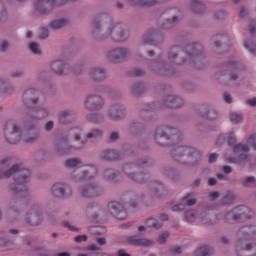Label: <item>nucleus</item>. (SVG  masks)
Masks as SVG:
<instances>
[{
	"label": "nucleus",
	"instance_id": "nucleus-23",
	"mask_svg": "<svg viewBox=\"0 0 256 256\" xmlns=\"http://www.w3.org/2000/svg\"><path fill=\"white\" fill-rule=\"evenodd\" d=\"M88 77L93 83H103L107 79V69L101 66H93L88 69Z\"/></svg>",
	"mask_w": 256,
	"mask_h": 256
},
{
	"label": "nucleus",
	"instance_id": "nucleus-37",
	"mask_svg": "<svg viewBox=\"0 0 256 256\" xmlns=\"http://www.w3.org/2000/svg\"><path fill=\"white\" fill-rule=\"evenodd\" d=\"M103 135L104 132L101 128H94L86 133L84 141H87V139L90 141H101Z\"/></svg>",
	"mask_w": 256,
	"mask_h": 256
},
{
	"label": "nucleus",
	"instance_id": "nucleus-30",
	"mask_svg": "<svg viewBox=\"0 0 256 256\" xmlns=\"http://www.w3.org/2000/svg\"><path fill=\"white\" fill-rule=\"evenodd\" d=\"M125 243L134 247H151L153 245V241L147 238H141L139 235L126 237Z\"/></svg>",
	"mask_w": 256,
	"mask_h": 256
},
{
	"label": "nucleus",
	"instance_id": "nucleus-52",
	"mask_svg": "<svg viewBox=\"0 0 256 256\" xmlns=\"http://www.w3.org/2000/svg\"><path fill=\"white\" fill-rule=\"evenodd\" d=\"M72 179H74V181H87V177L85 176V170L82 171H77L74 170L71 174Z\"/></svg>",
	"mask_w": 256,
	"mask_h": 256
},
{
	"label": "nucleus",
	"instance_id": "nucleus-16",
	"mask_svg": "<svg viewBox=\"0 0 256 256\" xmlns=\"http://www.w3.org/2000/svg\"><path fill=\"white\" fill-rule=\"evenodd\" d=\"M25 222L30 227H38L43 223V207L41 204H34L30 207L26 213Z\"/></svg>",
	"mask_w": 256,
	"mask_h": 256
},
{
	"label": "nucleus",
	"instance_id": "nucleus-14",
	"mask_svg": "<svg viewBox=\"0 0 256 256\" xmlns=\"http://www.w3.org/2000/svg\"><path fill=\"white\" fill-rule=\"evenodd\" d=\"M78 194L84 199H97L105 194V188L97 181L88 182L79 186Z\"/></svg>",
	"mask_w": 256,
	"mask_h": 256
},
{
	"label": "nucleus",
	"instance_id": "nucleus-11",
	"mask_svg": "<svg viewBox=\"0 0 256 256\" xmlns=\"http://www.w3.org/2000/svg\"><path fill=\"white\" fill-rule=\"evenodd\" d=\"M237 69H239V63L235 61L224 62L215 73V80L221 81V77L227 75L228 81L235 83V81H239V71Z\"/></svg>",
	"mask_w": 256,
	"mask_h": 256
},
{
	"label": "nucleus",
	"instance_id": "nucleus-60",
	"mask_svg": "<svg viewBox=\"0 0 256 256\" xmlns=\"http://www.w3.org/2000/svg\"><path fill=\"white\" fill-rule=\"evenodd\" d=\"M185 219L188 223H193L197 219V212L195 210H188L185 212Z\"/></svg>",
	"mask_w": 256,
	"mask_h": 256
},
{
	"label": "nucleus",
	"instance_id": "nucleus-15",
	"mask_svg": "<svg viewBox=\"0 0 256 256\" xmlns=\"http://www.w3.org/2000/svg\"><path fill=\"white\" fill-rule=\"evenodd\" d=\"M32 7L33 12L31 17L34 19H39V17H47V15H51V13L55 11L50 0H34Z\"/></svg>",
	"mask_w": 256,
	"mask_h": 256
},
{
	"label": "nucleus",
	"instance_id": "nucleus-49",
	"mask_svg": "<svg viewBox=\"0 0 256 256\" xmlns=\"http://www.w3.org/2000/svg\"><path fill=\"white\" fill-rule=\"evenodd\" d=\"M241 185L243 187H251L252 189H255L256 188V178H255V176H248V177L244 178L241 181Z\"/></svg>",
	"mask_w": 256,
	"mask_h": 256
},
{
	"label": "nucleus",
	"instance_id": "nucleus-48",
	"mask_svg": "<svg viewBox=\"0 0 256 256\" xmlns=\"http://www.w3.org/2000/svg\"><path fill=\"white\" fill-rule=\"evenodd\" d=\"M191 197H193V193H188L182 198V204L184 209L185 207H193V205L197 203V199Z\"/></svg>",
	"mask_w": 256,
	"mask_h": 256
},
{
	"label": "nucleus",
	"instance_id": "nucleus-45",
	"mask_svg": "<svg viewBox=\"0 0 256 256\" xmlns=\"http://www.w3.org/2000/svg\"><path fill=\"white\" fill-rule=\"evenodd\" d=\"M69 25V20L67 19H56L50 22V29H63V27H67Z\"/></svg>",
	"mask_w": 256,
	"mask_h": 256
},
{
	"label": "nucleus",
	"instance_id": "nucleus-56",
	"mask_svg": "<svg viewBox=\"0 0 256 256\" xmlns=\"http://www.w3.org/2000/svg\"><path fill=\"white\" fill-rule=\"evenodd\" d=\"M28 47L31 53H33L34 55H42L43 53V50H41V46H39V43L37 42H30L28 44Z\"/></svg>",
	"mask_w": 256,
	"mask_h": 256
},
{
	"label": "nucleus",
	"instance_id": "nucleus-10",
	"mask_svg": "<svg viewBox=\"0 0 256 256\" xmlns=\"http://www.w3.org/2000/svg\"><path fill=\"white\" fill-rule=\"evenodd\" d=\"M39 120L25 117L24 120V143L33 144L41 139V128H39Z\"/></svg>",
	"mask_w": 256,
	"mask_h": 256
},
{
	"label": "nucleus",
	"instance_id": "nucleus-34",
	"mask_svg": "<svg viewBox=\"0 0 256 256\" xmlns=\"http://www.w3.org/2000/svg\"><path fill=\"white\" fill-rule=\"evenodd\" d=\"M216 143L217 145H225V143H227V145L230 147H234L237 143V136H235V132H230L226 135H220Z\"/></svg>",
	"mask_w": 256,
	"mask_h": 256
},
{
	"label": "nucleus",
	"instance_id": "nucleus-6",
	"mask_svg": "<svg viewBox=\"0 0 256 256\" xmlns=\"http://www.w3.org/2000/svg\"><path fill=\"white\" fill-rule=\"evenodd\" d=\"M155 161L148 157L137 159L135 162H126L121 166V172L130 181L143 185L149 181V173L139 170L140 167H153Z\"/></svg>",
	"mask_w": 256,
	"mask_h": 256
},
{
	"label": "nucleus",
	"instance_id": "nucleus-25",
	"mask_svg": "<svg viewBox=\"0 0 256 256\" xmlns=\"http://www.w3.org/2000/svg\"><path fill=\"white\" fill-rule=\"evenodd\" d=\"M107 207L109 213L119 221H125L127 219V210H125V207L121 203L113 201L108 203Z\"/></svg>",
	"mask_w": 256,
	"mask_h": 256
},
{
	"label": "nucleus",
	"instance_id": "nucleus-5",
	"mask_svg": "<svg viewBox=\"0 0 256 256\" xmlns=\"http://www.w3.org/2000/svg\"><path fill=\"white\" fill-rule=\"evenodd\" d=\"M41 101V92L35 88L26 89L22 95V103L26 107L25 117L35 121H43L49 117V109L45 106H35Z\"/></svg>",
	"mask_w": 256,
	"mask_h": 256
},
{
	"label": "nucleus",
	"instance_id": "nucleus-40",
	"mask_svg": "<svg viewBox=\"0 0 256 256\" xmlns=\"http://www.w3.org/2000/svg\"><path fill=\"white\" fill-rule=\"evenodd\" d=\"M206 10L207 8L205 7V4H203V2L199 0H192L190 2V11H192V13H195L196 15H201L205 13Z\"/></svg>",
	"mask_w": 256,
	"mask_h": 256
},
{
	"label": "nucleus",
	"instance_id": "nucleus-33",
	"mask_svg": "<svg viewBox=\"0 0 256 256\" xmlns=\"http://www.w3.org/2000/svg\"><path fill=\"white\" fill-rule=\"evenodd\" d=\"M86 211L87 213H91L92 219L95 220L99 219V216L103 215L105 208L95 202H91L86 206Z\"/></svg>",
	"mask_w": 256,
	"mask_h": 256
},
{
	"label": "nucleus",
	"instance_id": "nucleus-63",
	"mask_svg": "<svg viewBox=\"0 0 256 256\" xmlns=\"http://www.w3.org/2000/svg\"><path fill=\"white\" fill-rule=\"evenodd\" d=\"M2 95H13L15 93V86L7 85L0 90Z\"/></svg>",
	"mask_w": 256,
	"mask_h": 256
},
{
	"label": "nucleus",
	"instance_id": "nucleus-18",
	"mask_svg": "<svg viewBox=\"0 0 256 256\" xmlns=\"http://www.w3.org/2000/svg\"><path fill=\"white\" fill-rule=\"evenodd\" d=\"M83 106L86 111H101L105 107V98L99 94H88L84 98Z\"/></svg>",
	"mask_w": 256,
	"mask_h": 256
},
{
	"label": "nucleus",
	"instance_id": "nucleus-46",
	"mask_svg": "<svg viewBox=\"0 0 256 256\" xmlns=\"http://www.w3.org/2000/svg\"><path fill=\"white\" fill-rule=\"evenodd\" d=\"M84 174L86 180L94 179V177H97V167H95V165H87L84 169Z\"/></svg>",
	"mask_w": 256,
	"mask_h": 256
},
{
	"label": "nucleus",
	"instance_id": "nucleus-24",
	"mask_svg": "<svg viewBox=\"0 0 256 256\" xmlns=\"http://www.w3.org/2000/svg\"><path fill=\"white\" fill-rule=\"evenodd\" d=\"M164 17V27L166 29H171V27H175L179 21H181V18L179 17V10L177 9H167L163 13Z\"/></svg>",
	"mask_w": 256,
	"mask_h": 256
},
{
	"label": "nucleus",
	"instance_id": "nucleus-35",
	"mask_svg": "<svg viewBox=\"0 0 256 256\" xmlns=\"http://www.w3.org/2000/svg\"><path fill=\"white\" fill-rule=\"evenodd\" d=\"M167 0H128L130 5L136 7H154V5H161Z\"/></svg>",
	"mask_w": 256,
	"mask_h": 256
},
{
	"label": "nucleus",
	"instance_id": "nucleus-62",
	"mask_svg": "<svg viewBox=\"0 0 256 256\" xmlns=\"http://www.w3.org/2000/svg\"><path fill=\"white\" fill-rule=\"evenodd\" d=\"M225 39H229L227 38V36H217L213 39V45L216 48L219 47H223V43H225Z\"/></svg>",
	"mask_w": 256,
	"mask_h": 256
},
{
	"label": "nucleus",
	"instance_id": "nucleus-41",
	"mask_svg": "<svg viewBox=\"0 0 256 256\" xmlns=\"http://www.w3.org/2000/svg\"><path fill=\"white\" fill-rule=\"evenodd\" d=\"M153 111H155V106L150 104L140 110L139 116L141 119H144V121H151V113H153Z\"/></svg>",
	"mask_w": 256,
	"mask_h": 256
},
{
	"label": "nucleus",
	"instance_id": "nucleus-42",
	"mask_svg": "<svg viewBox=\"0 0 256 256\" xmlns=\"http://www.w3.org/2000/svg\"><path fill=\"white\" fill-rule=\"evenodd\" d=\"M234 201L235 194L231 191H228L220 199V205H222V207H228L229 205H233Z\"/></svg>",
	"mask_w": 256,
	"mask_h": 256
},
{
	"label": "nucleus",
	"instance_id": "nucleus-64",
	"mask_svg": "<svg viewBox=\"0 0 256 256\" xmlns=\"http://www.w3.org/2000/svg\"><path fill=\"white\" fill-rule=\"evenodd\" d=\"M0 247H15V241L7 238H0Z\"/></svg>",
	"mask_w": 256,
	"mask_h": 256
},
{
	"label": "nucleus",
	"instance_id": "nucleus-17",
	"mask_svg": "<svg viewBox=\"0 0 256 256\" xmlns=\"http://www.w3.org/2000/svg\"><path fill=\"white\" fill-rule=\"evenodd\" d=\"M4 136L10 145H17L21 141V128L14 121H8L4 126Z\"/></svg>",
	"mask_w": 256,
	"mask_h": 256
},
{
	"label": "nucleus",
	"instance_id": "nucleus-53",
	"mask_svg": "<svg viewBox=\"0 0 256 256\" xmlns=\"http://www.w3.org/2000/svg\"><path fill=\"white\" fill-rule=\"evenodd\" d=\"M100 93H110L111 97H114L116 99L121 98L120 92H116L114 90H111L108 86H100L99 90Z\"/></svg>",
	"mask_w": 256,
	"mask_h": 256
},
{
	"label": "nucleus",
	"instance_id": "nucleus-43",
	"mask_svg": "<svg viewBox=\"0 0 256 256\" xmlns=\"http://www.w3.org/2000/svg\"><path fill=\"white\" fill-rule=\"evenodd\" d=\"M131 93L134 97H139L145 93V84L137 82L131 86Z\"/></svg>",
	"mask_w": 256,
	"mask_h": 256
},
{
	"label": "nucleus",
	"instance_id": "nucleus-51",
	"mask_svg": "<svg viewBox=\"0 0 256 256\" xmlns=\"http://www.w3.org/2000/svg\"><path fill=\"white\" fill-rule=\"evenodd\" d=\"M229 119L231 123H234L235 125H239L243 123V114H239L237 112H231L229 114Z\"/></svg>",
	"mask_w": 256,
	"mask_h": 256
},
{
	"label": "nucleus",
	"instance_id": "nucleus-54",
	"mask_svg": "<svg viewBox=\"0 0 256 256\" xmlns=\"http://www.w3.org/2000/svg\"><path fill=\"white\" fill-rule=\"evenodd\" d=\"M86 121H89V123H102L103 116L97 113H90L86 116Z\"/></svg>",
	"mask_w": 256,
	"mask_h": 256
},
{
	"label": "nucleus",
	"instance_id": "nucleus-50",
	"mask_svg": "<svg viewBox=\"0 0 256 256\" xmlns=\"http://www.w3.org/2000/svg\"><path fill=\"white\" fill-rule=\"evenodd\" d=\"M146 225L150 229H162L163 227V223H159V221L153 217H150L146 220Z\"/></svg>",
	"mask_w": 256,
	"mask_h": 256
},
{
	"label": "nucleus",
	"instance_id": "nucleus-1",
	"mask_svg": "<svg viewBox=\"0 0 256 256\" xmlns=\"http://www.w3.org/2000/svg\"><path fill=\"white\" fill-rule=\"evenodd\" d=\"M12 163L11 157H5L0 160V179H9L14 175L15 183L10 184L9 189L16 195V198L10 201L8 212L10 215L19 216L25 211V205L29 201V188L25 184L29 183L31 172L21 169L19 165L11 167ZM7 167L10 168L7 169Z\"/></svg>",
	"mask_w": 256,
	"mask_h": 256
},
{
	"label": "nucleus",
	"instance_id": "nucleus-32",
	"mask_svg": "<svg viewBox=\"0 0 256 256\" xmlns=\"http://www.w3.org/2000/svg\"><path fill=\"white\" fill-rule=\"evenodd\" d=\"M149 69L152 73H156L157 75H169V65L165 61L150 62Z\"/></svg>",
	"mask_w": 256,
	"mask_h": 256
},
{
	"label": "nucleus",
	"instance_id": "nucleus-39",
	"mask_svg": "<svg viewBox=\"0 0 256 256\" xmlns=\"http://www.w3.org/2000/svg\"><path fill=\"white\" fill-rule=\"evenodd\" d=\"M103 177L106 181H118L121 177V172L113 168H106L103 171Z\"/></svg>",
	"mask_w": 256,
	"mask_h": 256
},
{
	"label": "nucleus",
	"instance_id": "nucleus-2",
	"mask_svg": "<svg viewBox=\"0 0 256 256\" xmlns=\"http://www.w3.org/2000/svg\"><path fill=\"white\" fill-rule=\"evenodd\" d=\"M92 36L98 41L109 40L112 43H127L131 31L122 22H115L107 13L98 14L92 21Z\"/></svg>",
	"mask_w": 256,
	"mask_h": 256
},
{
	"label": "nucleus",
	"instance_id": "nucleus-55",
	"mask_svg": "<svg viewBox=\"0 0 256 256\" xmlns=\"http://www.w3.org/2000/svg\"><path fill=\"white\" fill-rule=\"evenodd\" d=\"M250 148L249 145L238 143L233 146L234 153H249Z\"/></svg>",
	"mask_w": 256,
	"mask_h": 256
},
{
	"label": "nucleus",
	"instance_id": "nucleus-21",
	"mask_svg": "<svg viewBox=\"0 0 256 256\" xmlns=\"http://www.w3.org/2000/svg\"><path fill=\"white\" fill-rule=\"evenodd\" d=\"M165 39L163 33L157 28H149L142 36L140 45H153L155 42H161Z\"/></svg>",
	"mask_w": 256,
	"mask_h": 256
},
{
	"label": "nucleus",
	"instance_id": "nucleus-9",
	"mask_svg": "<svg viewBox=\"0 0 256 256\" xmlns=\"http://www.w3.org/2000/svg\"><path fill=\"white\" fill-rule=\"evenodd\" d=\"M183 134L175 127L157 126L154 130V141L159 147H171L181 141Z\"/></svg>",
	"mask_w": 256,
	"mask_h": 256
},
{
	"label": "nucleus",
	"instance_id": "nucleus-4",
	"mask_svg": "<svg viewBox=\"0 0 256 256\" xmlns=\"http://www.w3.org/2000/svg\"><path fill=\"white\" fill-rule=\"evenodd\" d=\"M83 130L79 127H72L66 132L58 135L54 140V153L59 157L69 155L71 151H81L87 146V140L81 139Z\"/></svg>",
	"mask_w": 256,
	"mask_h": 256
},
{
	"label": "nucleus",
	"instance_id": "nucleus-27",
	"mask_svg": "<svg viewBox=\"0 0 256 256\" xmlns=\"http://www.w3.org/2000/svg\"><path fill=\"white\" fill-rule=\"evenodd\" d=\"M185 105V100L179 96L168 95L162 99V107H169L170 109H180Z\"/></svg>",
	"mask_w": 256,
	"mask_h": 256
},
{
	"label": "nucleus",
	"instance_id": "nucleus-36",
	"mask_svg": "<svg viewBox=\"0 0 256 256\" xmlns=\"http://www.w3.org/2000/svg\"><path fill=\"white\" fill-rule=\"evenodd\" d=\"M126 197L129 199V205L130 207H135L139 206V203L145 199V195L139 194L138 192H129L126 194Z\"/></svg>",
	"mask_w": 256,
	"mask_h": 256
},
{
	"label": "nucleus",
	"instance_id": "nucleus-31",
	"mask_svg": "<svg viewBox=\"0 0 256 256\" xmlns=\"http://www.w3.org/2000/svg\"><path fill=\"white\" fill-rule=\"evenodd\" d=\"M199 115L206 121H217L219 119V111L211 106L204 105L199 110Z\"/></svg>",
	"mask_w": 256,
	"mask_h": 256
},
{
	"label": "nucleus",
	"instance_id": "nucleus-12",
	"mask_svg": "<svg viewBox=\"0 0 256 256\" xmlns=\"http://www.w3.org/2000/svg\"><path fill=\"white\" fill-rule=\"evenodd\" d=\"M253 217V212L247 206H237L228 211L224 216L225 223H241Z\"/></svg>",
	"mask_w": 256,
	"mask_h": 256
},
{
	"label": "nucleus",
	"instance_id": "nucleus-22",
	"mask_svg": "<svg viewBox=\"0 0 256 256\" xmlns=\"http://www.w3.org/2000/svg\"><path fill=\"white\" fill-rule=\"evenodd\" d=\"M198 219L202 225L211 227V225H217L221 221V214H215L213 211L205 209L199 214Z\"/></svg>",
	"mask_w": 256,
	"mask_h": 256
},
{
	"label": "nucleus",
	"instance_id": "nucleus-28",
	"mask_svg": "<svg viewBox=\"0 0 256 256\" xmlns=\"http://www.w3.org/2000/svg\"><path fill=\"white\" fill-rule=\"evenodd\" d=\"M150 191L156 199H165L169 195V190L165 184L159 181H154L150 184Z\"/></svg>",
	"mask_w": 256,
	"mask_h": 256
},
{
	"label": "nucleus",
	"instance_id": "nucleus-19",
	"mask_svg": "<svg viewBox=\"0 0 256 256\" xmlns=\"http://www.w3.org/2000/svg\"><path fill=\"white\" fill-rule=\"evenodd\" d=\"M51 193L56 199H67L73 195V188L65 182H56L51 187Z\"/></svg>",
	"mask_w": 256,
	"mask_h": 256
},
{
	"label": "nucleus",
	"instance_id": "nucleus-58",
	"mask_svg": "<svg viewBox=\"0 0 256 256\" xmlns=\"http://www.w3.org/2000/svg\"><path fill=\"white\" fill-rule=\"evenodd\" d=\"M198 256H209L213 253V248L209 246H202L196 251Z\"/></svg>",
	"mask_w": 256,
	"mask_h": 256
},
{
	"label": "nucleus",
	"instance_id": "nucleus-13",
	"mask_svg": "<svg viewBox=\"0 0 256 256\" xmlns=\"http://www.w3.org/2000/svg\"><path fill=\"white\" fill-rule=\"evenodd\" d=\"M132 56L131 48L126 46H116L106 52V59L114 64L125 63Z\"/></svg>",
	"mask_w": 256,
	"mask_h": 256
},
{
	"label": "nucleus",
	"instance_id": "nucleus-8",
	"mask_svg": "<svg viewBox=\"0 0 256 256\" xmlns=\"http://www.w3.org/2000/svg\"><path fill=\"white\" fill-rule=\"evenodd\" d=\"M170 157L180 165L197 167L201 163V159H203V153L194 147L176 146L171 149Z\"/></svg>",
	"mask_w": 256,
	"mask_h": 256
},
{
	"label": "nucleus",
	"instance_id": "nucleus-38",
	"mask_svg": "<svg viewBox=\"0 0 256 256\" xmlns=\"http://www.w3.org/2000/svg\"><path fill=\"white\" fill-rule=\"evenodd\" d=\"M101 159L103 161H120L121 155L117 150H104L101 152Z\"/></svg>",
	"mask_w": 256,
	"mask_h": 256
},
{
	"label": "nucleus",
	"instance_id": "nucleus-7",
	"mask_svg": "<svg viewBox=\"0 0 256 256\" xmlns=\"http://www.w3.org/2000/svg\"><path fill=\"white\" fill-rule=\"evenodd\" d=\"M236 253L238 256H255L256 244L247 243L256 238V225L248 224L240 227L237 232Z\"/></svg>",
	"mask_w": 256,
	"mask_h": 256
},
{
	"label": "nucleus",
	"instance_id": "nucleus-26",
	"mask_svg": "<svg viewBox=\"0 0 256 256\" xmlns=\"http://www.w3.org/2000/svg\"><path fill=\"white\" fill-rule=\"evenodd\" d=\"M50 69L55 75H67L71 72V66L65 60H53Z\"/></svg>",
	"mask_w": 256,
	"mask_h": 256
},
{
	"label": "nucleus",
	"instance_id": "nucleus-47",
	"mask_svg": "<svg viewBox=\"0 0 256 256\" xmlns=\"http://www.w3.org/2000/svg\"><path fill=\"white\" fill-rule=\"evenodd\" d=\"M9 21V10L7 6L0 1V23H7Z\"/></svg>",
	"mask_w": 256,
	"mask_h": 256
},
{
	"label": "nucleus",
	"instance_id": "nucleus-57",
	"mask_svg": "<svg viewBox=\"0 0 256 256\" xmlns=\"http://www.w3.org/2000/svg\"><path fill=\"white\" fill-rule=\"evenodd\" d=\"M90 233L97 236L105 235V233H107V228L103 226H93L90 228Z\"/></svg>",
	"mask_w": 256,
	"mask_h": 256
},
{
	"label": "nucleus",
	"instance_id": "nucleus-44",
	"mask_svg": "<svg viewBox=\"0 0 256 256\" xmlns=\"http://www.w3.org/2000/svg\"><path fill=\"white\" fill-rule=\"evenodd\" d=\"M82 163L80 158H69L64 162V167L67 169H78Z\"/></svg>",
	"mask_w": 256,
	"mask_h": 256
},
{
	"label": "nucleus",
	"instance_id": "nucleus-20",
	"mask_svg": "<svg viewBox=\"0 0 256 256\" xmlns=\"http://www.w3.org/2000/svg\"><path fill=\"white\" fill-rule=\"evenodd\" d=\"M107 116L111 121H121L127 117V107L121 103L111 104L107 109Z\"/></svg>",
	"mask_w": 256,
	"mask_h": 256
},
{
	"label": "nucleus",
	"instance_id": "nucleus-59",
	"mask_svg": "<svg viewBox=\"0 0 256 256\" xmlns=\"http://www.w3.org/2000/svg\"><path fill=\"white\" fill-rule=\"evenodd\" d=\"M142 130H143V125L137 122L130 124L128 128L129 133H134V134L141 133Z\"/></svg>",
	"mask_w": 256,
	"mask_h": 256
},
{
	"label": "nucleus",
	"instance_id": "nucleus-29",
	"mask_svg": "<svg viewBox=\"0 0 256 256\" xmlns=\"http://www.w3.org/2000/svg\"><path fill=\"white\" fill-rule=\"evenodd\" d=\"M77 114L71 109H64L58 114V123L61 125H71L75 122Z\"/></svg>",
	"mask_w": 256,
	"mask_h": 256
},
{
	"label": "nucleus",
	"instance_id": "nucleus-3",
	"mask_svg": "<svg viewBox=\"0 0 256 256\" xmlns=\"http://www.w3.org/2000/svg\"><path fill=\"white\" fill-rule=\"evenodd\" d=\"M167 59L174 65H186V63H189L193 69H203L207 65L205 48L199 42L188 43L183 47L179 45L170 47Z\"/></svg>",
	"mask_w": 256,
	"mask_h": 256
},
{
	"label": "nucleus",
	"instance_id": "nucleus-61",
	"mask_svg": "<svg viewBox=\"0 0 256 256\" xmlns=\"http://www.w3.org/2000/svg\"><path fill=\"white\" fill-rule=\"evenodd\" d=\"M245 49H248V51L252 54V55H256V43L255 42H251V41H246L243 43Z\"/></svg>",
	"mask_w": 256,
	"mask_h": 256
}]
</instances>
